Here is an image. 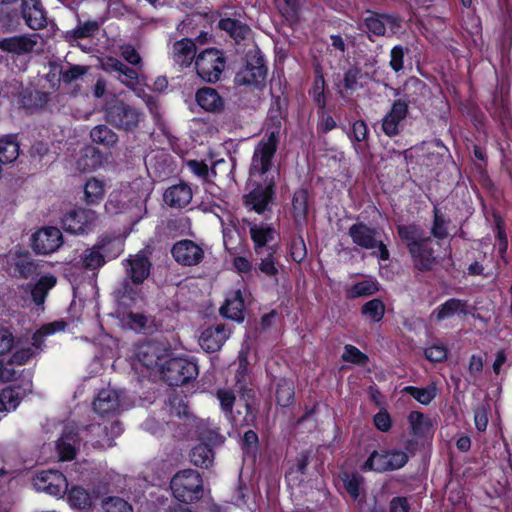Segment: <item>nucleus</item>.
Segmentation results:
<instances>
[{"label":"nucleus","instance_id":"c85d7f7f","mask_svg":"<svg viewBox=\"0 0 512 512\" xmlns=\"http://www.w3.org/2000/svg\"><path fill=\"white\" fill-rule=\"evenodd\" d=\"M192 199L191 188L185 183L169 187L164 193V201L170 207L182 208Z\"/></svg>","mask_w":512,"mask_h":512},{"label":"nucleus","instance_id":"a19ab883","mask_svg":"<svg viewBox=\"0 0 512 512\" xmlns=\"http://www.w3.org/2000/svg\"><path fill=\"white\" fill-rule=\"evenodd\" d=\"M402 393L412 396L416 401L423 405H428L437 395V387L435 384H430L426 387L419 388L415 386H405Z\"/></svg>","mask_w":512,"mask_h":512},{"label":"nucleus","instance_id":"ddd939ff","mask_svg":"<svg viewBox=\"0 0 512 512\" xmlns=\"http://www.w3.org/2000/svg\"><path fill=\"white\" fill-rule=\"evenodd\" d=\"M254 183L255 188L243 196V204L247 210L262 214L272 200L275 181L269 178V180Z\"/></svg>","mask_w":512,"mask_h":512},{"label":"nucleus","instance_id":"f8f14e48","mask_svg":"<svg viewBox=\"0 0 512 512\" xmlns=\"http://www.w3.org/2000/svg\"><path fill=\"white\" fill-rule=\"evenodd\" d=\"M95 211L79 208L64 215L62 225L65 231L72 234H85L91 231L97 223Z\"/></svg>","mask_w":512,"mask_h":512},{"label":"nucleus","instance_id":"c03bdc74","mask_svg":"<svg viewBox=\"0 0 512 512\" xmlns=\"http://www.w3.org/2000/svg\"><path fill=\"white\" fill-rule=\"evenodd\" d=\"M105 194L104 182L97 179L91 178L89 179L84 186V196L85 201L88 204H97L99 203Z\"/></svg>","mask_w":512,"mask_h":512},{"label":"nucleus","instance_id":"1a4fd4ad","mask_svg":"<svg viewBox=\"0 0 512 512\" xmlns=\"http://www.w3.org/2000/svg\"><path fill=\"white\" fill-rule=\"evenodd\" d=\"M225 66L226 59L224 54L216 48L205 49L195 58L197 75L207 83L219 81Z\"/></svg>","mask_w":512,"mask_h":512},{"label":"nucleus","instance_id":"7ed1b4c3","mask_svg":"<svg viewBox=\"0 0 512 512\" xmlns=\"http://www.w3.org/2000/svg\"><path fill=\"white\" fill-rule=\"evenodd\" d=\"M281 133V122L277 121L268 128L254 148L249 169L251 182L266 181L272 178L275 181L277 172L274 158Z\"/></svg>","mask_w":512,"mask_h":512},{"label":"nucleus","instance_id":"680f3d73","mask_svg":"<svg viewBox=\"0 0 512 512\" xmlns=\"http://www.w3.org/2000/svg\"><path fill=\"white\" fill-rule=\"evenodd\" d=\"M290 255L295 262L300 263L307 255L304 239L299 236L292 240L290 245Z\"/></svg>","mask_w":512,"mask_h":512},{"label":"nucleus","instance_id":"5fc2aeb1","mask_svg":"<svg viewBox=\"0 0 512 512\" xmlns=\"http://www.w3.org/2000/svg\"><path fill=\"white\" fill-rule=\"evenodd\" d=\"M342 359L345 362H351L357 365H366L368 363V356L361 352L357 347L347 344L344 347Z\"/></svg>","mask_w":512,"mask_h":512},{"label":"nucleus","instance_id":"6ab92c4d","mask_svg":"<svg viewBox=\"0 0 512 512\" xmlns=\"http://www.w3.org/2000/svg\"><path fill=\"white\" fill-rule=\"evenodd\" d=\"M123 392L112 388L102 389L93 402V408L101 416L115 414L122 408Z\"/></svg>","mask_w":512,"mask_h":512},{"label":"nucleus","instance_id":"aec40b11","mask_svg":"<svg viewBox=\"0 0 512 512\" xmlns=\"http://www.w3.org/2000/svg\"><path fill=\"white\" fill-rule=\"evenodd\" d=\"M230 336V330L222 324L206 328L199 337V344L206 352H216L221 349Z\"/></svg>","mask_w":512,"mask_h":512},{"label":"nucleus","instance_id":"2eb2a0df","mask_svg":"<svg viewBox=\"0 0 512 512\" xmlns=\"http://www.w3.org/2000/svg\"><path fill=\"white\" fill-rule=\"evenodd\" d=\"M171 254L182 266H196L204 258L202 246L189 239L177 241L171 248Z\"/></svg>","mask_w":512,"mask_h":512},{"label":"nucleus","instance_id":"473e14b6","mask_svg":"<svg viewBox=\"0 0 512 512\" xmlns=\"http://www.w3.org/2000/svg\"><path fill=\"white\" fill-rule=\"evenodd\" d=\"M218 27L226 31L237 43L246 39L250 34V28L247 25L231 18L221 19Z\"/></svg>","mask_w":512,"mask_h":512},{"label":"nucleus","instance_id":"a18cd8bd","mask_svg":"<svg viewBox=\"0 0 512 512\" xmlns=\"http://www.w3.org/2000/svg\"><path fill=\"white\" fill-rule=\"evenodd\" d=\"M379 290L378 283L374 279H364L353 284L347 290V296L349 298H358L363 296H370Z\"/></svg>","mask_w":512,"mask_h":512},{"label":"nucleus","instance_id":"393cba45","mask_svg":"<svg viewBox=\"0 0 512 512\" xmlns=\"http://www.w3.org/2000/svg\"><path fill=\"white\" fill-rule=\"evenodd\" d=\"M171 55L173 61L177 65L181 67H188L197 56L196 44L189 38H183L179 41H176L172 46Z\"/></svg>","mask_w":512,"mask_h":512},{"label":"nucleus","instance_id":"f3484780","mask_svg":"<svg viewBox=\"0 0 512 512\" xmlns=\"http://www.w3.org/2000/svg\"><path fill=\"white\" fill-rule=\"evenodd\" d=\"M62 243V233L55 227L42 228L32 236V247L38 254L53 253L60 248Z\"/></svg>","mask_w":512,"mask_h":512},{"label":"nucleus","instance_id":"774afa93","mask_svg":"<svg viewBox=\"0 0 512 512\" xmlns=\"http://www.w3.org/2000/svg\"><path fill=\"white\" fill-rule=\"evenodd\" d=\"M360 74L361 72L358 68H351L347 70L343 78L344 88L349 91H354L357 88Z\"/></svg>","mask_w":512,"mask_h":512},{"label":"nucleus","instance_id":"5701e85b","mask_svg":"<svg viewBox=\"0 0 512 512\" xmlns=\"http://www.w3.org/2000/svg\"><path fill=\"white\" fill-rule=\"evenodd\" d=\"M267 69L262 61L258 58L255 64L248 62L240 69L235 76L237 85H260L266 77Z\"/></svg>","mask_w":512,"mask_h":512},{"label":"nucleus","instance_id":"39448f33","mask_svg":"<svg viewBox=\"0 0 512 512\" xmlns=\"http://www.w3.org/2000/svg\"><path fill=\"white\" fill-rule=\"evenodd\" d=\"M171 489L174 497L183 503L199 500L203 494L200 474L192 469L176 473L171 480Z\"/></svg>","mask_w":512,"mask_h":512},{"label":"nucleus","instance_id":"864d4df0","mask_svg":"<svg viewBox=\"0 0 512 512\" xmlns=\"http://www.w3.org/2000/svg\"><path fill=\"white\" fill-rule=\"evenodd\" d=\"M361 311L372 322H379L385 314V305L380 299H372L362 306Z\"/></svg>","mask_w":512,"mask_h":512},{"label":"nucleus","instance_id":"72a5a7b5","mask_svg":"<svg viewBox=\"0 0 512 512\" xmlns=\"http://www.w3.org/2000/svg\"><path fill=\"white\" fill-rule=\"evenodd\" d=\"M292 213L295 221L302 225L308 214V192L305 189L297 190L292 198Z\"/></svg>","mask_w":512,"mask_h":512},{"label":"nucleus","instance_id":"423d86ee","mask_svg":"<svg viewBox=\"0 0 512 512\" xmlns=\"http://www.w3.org/2000/svg\"><path fill=\"white\" fill-rule=\"evenodd\" d=\"M409 456L402 449H380L373 451L364 462V471L383 473L398 470L406 465Z\"/></svg>","mask_w":512,"mask_h":512},{"label":"nucleus","instance_id":"4468645a","mask_svg":"<svg viewBox=\"0 0 512 512\" xmlns=\"http://www.w3.org/2000/svg\"><path fill=\"white\" fill-rule=\"evenodd\" d=\"M34 486L39 491L62 497L68 490V481L66 476L57 470H44L37 474Z\"/></svg>","mask_w":512,"mask_h":512},{"label":"nucleus","instance_id":"9d476101","mask_svg":"<svg viewBox=\"0 0 512 512\" xmlns=\"http://www.w3.org/2000/svg\"><path fill=\"white\" fill-rule=\"evenodd\" d=\"M170 386H180L198 375L197 365L186 358L166 359L160 372Z\"/></svg>","mask_w":512,"mask_h":512},{"label":"nucleus","instance_id":"49530a36","mask_svg":"<svg viewBox=\"0 0 512 512\" xmlns=\"http://www.w3.org/2000/svg\"><path fill=\"white\" fill-rule=\"evenodd\" d=\"M408 421L413 434L416 436L428 434L432 427V421L430 418L418 411H412L408 416Z\"/></svg>","mask_w":512,"mask_h":512},{"label":"nucleus","instance_id":"6e6d98bb","mask_svg":"<svg viewBox=\"0 0 512 512\" xmlns=\"http://www.w3.org/2000/svg\"><path fill=\"white\" fill-rule=\"evenodd\" d=\"M103 508L106 512H133L131 504L119 497H110L105 500Z\"/></svg>","mask_w":512,"mask_h":512},{"label":"nucleus","instance_id":"7c9ffc66","mask_svg":"<svg viewBox=\"0 0 512 512\" xmlns=\"http://www.w3.org/2000/svg\"><path fill=\"white\" fill-rule=\"evenodd\" d=\"M397 232L409 251H416V246L426 238L421 227L416 224L398 225Z\"/></svg>","mask_w":512,"mask_h":512},{"label":"nucleus","instance_id":"4be33fe9","mask_svg":"<svg viewBox=\"0 0 512 512\" xmlns=\"http://www.w3.org/2000/svg\"><path fill=\"white\" fill-rule=\"evenodd\" d=\"M364 27L373 35L384 36L387 28L395 32V28L399 27V19L393 14L371 13L364 19Z\"/></svg>","mask_w":512,"mask_h":512},{"label":"nucleus","instance_id":"e2e57ef3","mask_svg":"<svg viewBox=\"0 0 512 512\" xmlns=\"http://www.w3.org/2000/svg\"><path fill=\"white\" fill-rule=\"evenodd\" d=\"M36 354L35 350L32 347H24L17 349L9 360V364L15 365H24L26 364L34 355Z\"/></svg>","mask_w":512,"mask_h":512},{"label":"nucleus","instance_id":"cd10ccee","mask_svg":"<svg viewBox=\"0 0 512 512\" xmlns=\"http://www.w3.org/2000/svg\"><path fill=\"white\" fill-rule=\"evenodd\" d=\"M430 244V238L426 237L416 246V251H409L413 258L414 265L418 270H430L436 263V257L434 256V251L430 247Z\"/></svg>","mask_w":512,"mask_h":512},{"label":"nucleus","instance_id":"6e6552de","mask_svg":"<svg viewBox=\"0 0 512 512\" xmlns=\"http://www.w3.org/2000/svg\"><path fill=\"white\" fill-rule=\"evenodd\" d=\"M144 118L139 109L124 102L110 105L105 112V119L109 124L126 132L135 131Z\"/></svg>","mask_w":512,"mask_h":512},{"label":"nucleus","instance_id":"4d7b16f0","mask_svg":"<svg viewBox=\"0 0 512 512\" xmlns=\"http://www.w3.org/2000/svg\"><path fill=\"white\" fill-rule=\"evenodd\" d=\"M324 89H325L324 77L322 75H317L315 77L313 88L310 91V94L313 97L315 104L321 109H323L326 106Z\"/></svg>","mask_w":512,"mask_h":512},{"label":"nucleus","instance_id":"79ce46f5","mask_svg":"<svg viewBox=\"0 0 512 512\" xmlns=\"http://www.w3.org/2000/svg\"><path fill=\"white\" fill-rule=\"evenodd\" d=\"M99 28L100 23L96 20L79 21L75 28L66 32V38L69 40L88 38L95 35Z\"/></svg>","mask_w":512,"mask_h":512},{"label":"nucleus","instance_id":"f257e3e1","mask_svg":"<svg viewBox=\"0 0 512 512\" xmlns=\"http://www.w3.org/2000/svg\"><path fill=\"white\" fill-rule=\"evenodd\" d=\"M122 430L121 424L116 420H103L101 423L91 424L81 430H77L73 424H67L56 443L59 459L62 461L73 459L82 440L90 443L94 448H110Z\"/></svg>","mask_w":512,"mask_h":512},{"label":"nucleus","instance_id":"8fccbe9b","mask_svg":"<svg viewBox=\"0 0 512 512\" xmlns=\"http://www.w3.org/2000/svg\"><path fill=\"white\" fill-rule=\"evenodd\" d=\"M276 251L277 250H271L270 248L265 254L258 255L260 257L258 270L270 278H275L278 275V267L275 258Z\"/></svg>","mask_w":512,"mask_h":512},{"label":"nucleus","instance_id":"dca6fc26","mask_svg":"<svg viewBox=\"0 0 512 512\" xmlns=\"http://www.w3.org/2000/svg\"><path fill=\"white\" fill-rule=\"evenodd\" d=\"M249 232L256 255L265 254L270 248L271 250H277L275 243L277 232L271 225L266 223H250Z\"/></svg>","mask_w":512,"mask_h":512},{"label":"nucleus","instance_id":"bf43d9fd","mask_svg":"<svg viewBox=\"0 0 512 512\" xmlns=\"http://www.w3.org/2000/svg\"><path fill=\"white\" fill-rule=\"evenodd\" d=\"M16 270L27 279L37 274V265L28 256H20L16 262Z\"/></svg>","mask_w":512,"mask_h":512},{"label":"nucleus","instance_id":"0eeeda50","mask_svg":"<svg viewBox=\"0 0 512 512\" xmlns=\"http://www.w3.org/2000/svg\"><path fill=\"white\" fill-rule=\"evenodd\" d=\"M377 230L364 223L353 224L348 231L352 242L365 249L371 250V255L377 257L380 261H388L390 253L383 241L377 238Z\"/></svg>","mask_w":512,"mask_h":512},{"label":"nucleus","instance_id":"a211bd4d","mask_svg":"<svg viewBox=\"0 0 512 512\" xmlns=\"http://www.w3.org/2000/svg\"><path fill=\"white\" fill-rule=\"evenodd\" d=\"M40 35L37 33L23 34L0 39V49L6 53L21 56L34 51Z\"/></svg>","mask_w":512,"mask_h":512},{"label":"nucleus","instance_id":"2f4dec72","mask_svg":"<svg viewBox=\"0 0 512 512\" xmlns=\"http://www.w3.org/2000/svg\"><path fill=\"white\" fill-rule=\"evenodd\" d=\"M217 398L220 401L221 409L224 412L226 418L233 423L235 426H243L247 424L246 417L243 420L237 419L233 415V405L235 402V394L230 389H219L217 391Z\"/></svg>","mask_w":512,"mask_h":512},{"label":"nucleus","instance_id":"a878e982","mask_svg":"<svg viewBox=\"0 0 512 512\" xmlns=\"http://www.w3.org/2000/svg\"><path fill=\"white\" fill-rule=\"evenodd\" d=\"M467 301L451 298L434 309L430 315L432 320L443 321L454 316L467 314Z\"/></svg>","mask_w":512,"mask_h":512},{"label":"nucleus","instance_id":"13d9d810","mask_svg":"<svg viewBox=\"0 0 512 512\" xmlns=\"http://www.w3.org/2000/svg\"><path fill=\"white\" fill-rule=\"evenodd\" d=\"M14 342L12 331L8 327L0 325V360L12 349Z\"/></svg>","mask_w":512,"mask_h":512},{"label":"nucleus","instance_id":"603ef678","mask_svg":"<svg viewBox=\"0 0 512 512\" xmlns=\"http://www.w3.org/2000/svg\"><path fill=\"white\" fill-rule=\"evenodd\" d=\"M341 480L347 493L352 499L356 500L360 495L363 477L358 474L344 472L341 474Z\"/></svg>","mask_w":512,"mask_h":512},{"label":"nucleus","instance_id":"c756f323","mask_svg":"<svg viewBox=\"0 0 512 512\" xmlns=\"http://www.w3.org/2000/svg\"><path fill=\"white\" fill-rule=\"evenodd\" d=\"M198 105L206 111L217 112L224 106L223 99L218 92L211 87L199 89L195 95Z\"/></svg>","mask_w":512,"mask_h":512},{"label":"nucleus","instance_id":"4c0bfd02","mask_svg":"<svg viewBox=\"0 0 512 512\" xmlns=\"http://www.w3.org/2000/svg\"><path fill=\"white\" fill-rule=\"evenodd\" d=\"M191 462L199 467L208 468L213 464L214 452L212 446L200 443L196 445L190 454Z\"/></svg>","mask_w":512,"mask_h":512},{"label":"nucleus","instance_id":"412c9836","mask_svg":"<svg viewBox=\"0 0 512 512\" xmlns=\"http://www.w3.org/2000/svg\"><path fill=\"white\" fill-rule=\"evenodd\" d=\"M408 114V104L404 100H396L390 111L382 120V131L386 136L393 137L399 134L400 123Z\"/></svg>","mask_w":512,"mask_h":512},{"label":"nucleus","instance_id":"e433bc0d","mask_svg":"<svg viewBox=\"0 0 512 512\" xmlns=\"http://www.w3.org/2000/svg\"><path fill=\"white\" fill-rule=\"evenodd\" d=\"M247 374V360L246 358H239L238 370L236 373V388L239 393H241L242 398L245 400V403H250L253 400L255 393L252 389L247 387V383L245 381V376ZM246 408H249V404H246Z\"/></svg>","mask_w":512,"mask_h":512},{"label":"nucleus","instance_id":"f704fd0d","mask_svg":"<svg viewBox=\"0 0 512 512\" xmlns=\"http://www.w3.org/2000/svg\"><path fill=\"white\" fill-rule=\"evenodd\" d=\"M65 327L66 324L63 321H55L43 325L32 336V348L35 350L36 353L42 350L45 338L47 336L53 335L56 332L63 331Z\"/></svg>","mask_w":512,"mask_h":512},{"label":"nucleus","instance_id":"0e129e2a","mask_svg":"<svg viewBox=\"0 0 512 512\" xmlns=\"http://www.w3.org/2000/svg\"><path fill=\"white\" fill-rule=\"evenodd\" d=\"M404 55L405 49L401 45H396L390 52V67L395 71L399 72L404 66Z\"/></svg>","mask_w":512,"mask_h":512},{"label":"nucleus","instance_id":"37998d69","mask_svg":"<svg viewBox=\"0 0 512 512\" xmlns=\"http://www.w3.org/2000/svg\"><path fill=\"white\" fill-rule=\"evenodd\" d=\"M90 137L93 142L106 147H112L118 141L117 134L106 125L95 126L90 132Z\"/></svg>","mask_w":512,"mask_h":512},{"label":"nucleus","instance_id":"b1692460","mask_svg":"<svg viewBox=\"0 0 512 512\" xmlns=\"http://www.w3.org/2000/svg\"><path fill=\"white\" fill-rule=\"evenodd\" d=\"M22 16L27 26L33 30L46 26V17L40 0H23Z\"/></svg>","mask_w":512,"mask_h":512},{"label":"nucleus","instance_id":"69168bd1","mask_svg":"<svg viewBox=\"0 0 512 512\" xmlns=\"http://www.w3.org/2000/svg\"><path fill=\"white\" fill-rule=\"evenodd\" d=\"M190 170L199 178L203 180H207L210 176V174L215 175V171L213 169H209L208 165L204 163L203 161H197V160H190L187 163Z\"/></svg>","mask_w":512,"mask_h":512},{"label":"nucleus","instance_id":"bb28decb","mask_svg":"<svg viewBox=\"0 0 512 512\" xmlns=\"http://www.w3.org/2000/svg\"><path fill=\"white\" fill-rule=\"evenodd\" d=\"M220 312L225 318L236 322L244 320V300L240 290L229 293Z\"/></svg>","mask_w":512,"mask_h":512},{"label":"nucleus","instance_id":"58836bf2","mask_svg":"<svg viewBox=\"0 0 512 512\" xmlns=\"http://www.w3.org/2000/svg\"><path fill=\"white\" fill-rule=\"evenodd\" d=\"M56 284V278L53 275L42 276L31 290V296L36 305H42L50 289Z\"/></svg>","mask_w":512,"mask_h":512},{"label":"nucleus","instance_id":"c9c22d12","mask_svg":"<svg viewBox=\"0 0 512 512\" xmlns=\"http://www.w3.org/2000/svg\"><path fill=\"white\" fill-rule=\"evenodd\" d=\"M19 156V144L16 137L8 135L0 138V164H9Z\"/></svg>","mask_w":512,"mask_h":512},{"label":"nucleus","instance_id":"de8ad7c7","mask_svg":"<svg viewBox=\"0 0 512 512\" xmlns=\"http://www.w3.org/2000/svg\"><path fill=\"white\" fill-rule=\"evenodd\" d=\"M198 437L201 443L210 446H218L224 442V437L218 432L217 428L207 422V425L198 426Z\"/></svg>","mask_w":512,"mask_h":512},{"label":"nucleus","instance_id":"ea45409f","mask_svg":"<svg viewBox=\"0 0 512 512\" xmlns=\"http://www.w3.org/2000/svg\"><path fill=\"white\" fill-rule=\"evenodd\" d=\"M67 500L71 507L77 509H88L92 505V499L89 492L80 486H73L67 490Z\"/></svg>","mask_w":512,"mask_h":512},{"label":"nucleus","instance_id":"9b49d317","mask_svg":"<svg viewBox=\"0 0 512 512\" xmlns=\"http://www.w3.org/2000/svg\"><path fill=\"white\" fill-rule=\"evenodd\" d=\"M168 356V351L159 343L144 342L136 347L133 366L138 369V365H141L148 370L161 372Z\"/></svg>","mask_w":512,"mask_h":512},{"label":"nucleus","instance_id":"338daca9","mask_svg":"<svg viewBox=\"0 0 512 512\" xmlns=\"http://www.w3.org/2000/svg\"><path fill=\"white\" fill-rule=\"evenodd\" d=\"M425 356L431 362H441L447 357V349L442 345H432L425 349Z\"/></svg>","mask_w":512,"mask_h":512},{"label":"nucleus","instance_id":"052dcab7","mask_svg":"<svg viewBox=\"0 0 512 512\" xmlns=\"http://www.w3.org/2000/svg\"><path fill=\"white\" fill-rule=\"evenodd\" d=\"M431 232L432 235L438 240H443L448 235L446 221L437 208L434 209V222Z\"/></svg>","mask_w":512,"mask_h":512},{"label":"nucleus","instance_id":"f03ea898","mask_svg":"<svg viewBox=\"0 0 512 512\" xmlns=\"http://www.w3.org/2000/svg\"><path fill=\"white\" fill-rule=\"evenodd\" d=\"M126 277L113 294L120 307L128 308L140 298V285L150 274L151 262L144 251L131 255L124 262Z\"/></svg>","mask_w":512,"mask_h":512},{"label":"nucleus","instance_id":"09e8293b","mask_svg":"<svg viewBox=\"0 0 512 512\" xmlns=\"http://www.w3.org/2000/svg\"><path fill=\"white\" fill-rule=\"evenodd\" d=\"M21 400L20 393L13 387H6L0 392V413L15 410Z\"/></svg>","mask_w":512,"mask_h":512},{"label":"nucleus","instance_id":"3c124183","mask_svg":"<svg viewBox=\"0 0 512 512\" xmlns=\"http://www.w3.org/2000/svg\"><path fill=\"white\" fill-rule=\"evenodd\" d=\"M276 399L279 405L286 407L294 400V384L287 379H281L277 384Z\"/></svg>","mask_w":512,"mask_h":512},{"label":"nucleus","instance_id":"20e7f679","mask_svg":"<svg viewBox=\"0 0 512 512\" xmlns=\"http://www.w3.org/2000/svg\"><path fill=\"white\" fill-rule=\"evenodd\" d=\"M121 251L122 241L119 238L103 237L80 255L79 263L87 270H95L105 264V257L115 258Z\"/></svg>","mask_w":512,"mask_h":512}]
</instances>
